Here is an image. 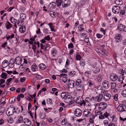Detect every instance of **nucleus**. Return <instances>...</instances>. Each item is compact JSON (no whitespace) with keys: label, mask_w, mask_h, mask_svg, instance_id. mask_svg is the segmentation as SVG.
<instances>
[{"label":"nucleus","mask_w":126,"mask_h":126,"mask_svg":"<svg viewBox=\"0 0 126 126\" xmlns=\"http://www.w3.org/2000/svg\"><path fill=\"white\" fill-rule=\"evenodd\" d=\"M96 49V50H95L97 52L100 57H103L107 56L108 57H110V54L108 53L107 50L104 48L101 49L100 52L98 49Z\"/></svg>","instance_id":"nucleus-1"},{"label":"nucleus","mask_w":126,"mask_h":126,"mask_svg":"<svg viewBox=\"0 0 126 126\" xmlns=\"http://www.w3.org/2000/svg\"><path fill=\"white\" fill-rule=\"evenodd\" d=\"M76 87L77 90L78 92H82L83 88V86L82 84L81 80L78 79L76 81Z\"/></svg>","instance_id":"nucleus-2"},{"label":"nucleus","mask_w":126,"mask_h":126,"mask_svg":"<svg viewBox=\"0 0 126 126\" xmlns=\"http://www.w3.org/2000/svg\"><path fill=\"white\" fill-rule=\"evenodd\" d=\"M11 107V106H10V107L7 109L6 111V114L8 116H11L13 115L15 112V107H13V106L12 107Z\"/></svg>","instance_id":"nucleus-3"},{"label":"nucleus","mask_w":126,"mask_h":126,"mask_svg":"<svg viewBox=\"0 0 126 126\" xmlns=\"http://www.w3.org/2000/svg\"><path fill=\"white\" fill-rule=\"evenodd\" d=\"M103 97V96L102 94H99L95 97H92L91 98V100H94L95 102H99L101 101Z\"/></svg>","instance_id":"nucleus-4"},{"label":"nucleus","mask_w":126,"mask_h":126,"mask_svg":"<svg viewBox=\"0 0 126 126\" xmlns=\"http://www.w3.org/2000/svg\"><path fill=\"white\" fill-rule=\"evenodd\" d=\"M91 100V98L89 97H86L85 99V100H83L82 103L84 104V106L88 107V108H91V104L89 102L88 100Z\"/></svg>","instance_id":"nucleus-5"},{"label":"nucleus","mask_w":126,"mask_h":126,"mask_svg":"<svg viewBox=\"0 0 126 126\" xmlns=\"http://www.w3.org/2000/svg\"><path fill=\"white\" fill-rule=\"evenodd\" d=\"M98 109L99 110H102L107 107V104L104 102L100 103L99 104Z\"/></svg>","instance_id":"nucleus-6"},{"label":"nucleus","mask_w":126,"mask_h":126,"mask_svg":"<svg viewBox=\"0 0 126 126\" xmlns=\"http://www.w3.org/2000/svg\"><path fill=\"white\" fill-rule=\"evenodd\" d=\"M88 109L85 110L83 112V114L85 117H90L91 115L90 111H91V108H89Z\"/></svg>","instance_id":"nucleus-7"},{"label":"nucleus","mask_w":126,"mask_h":126,"mask_svg":"<svg viewBox=\"0 0 126 126\" xmlns=\"http://www.w3.org/2000/svg\"><path fill=\"white\" fill-rule=\"evenodd\" d=\"M117 110L118 112H123L126 110V107L123 104L119 105L117 108Z\"/></svg>","instance_id":"nucleus-8"},{"label":"nucleus","mask_w":126,"mask_h":126,"mask_svg":"<svg viewBox=\"0 0 126 126\" xmlns=\"http://www.w3.org/2000/svg\"><path fill=\"white\" fill-rule=\"evenodd\" d=\"M122 37L121 34H117L115 35V42L116 43H119L122 40Z\"/></svg>","instance_id":"nucleus-9"},{"label":"nucleus","mask_w":126,"mask_h":126,"mask_svg":"<svg viewBox=\"0 0 126 126\" xmlns=\"http://www.w3.org/2000/svg\"><path fill=\"white\" fill-rule=\"evenodd\" d=\"M120 7L117 5L114 6L112 9L113 12L115 14H118L119 12Z\"/></svg>","instance_id":"nucleus-10"},{"label":"nucleus","mask_w":126,"mask_h":126,"mask_svg":"<svg viewBox=\"0 0 126 126\" xmlns=\"http://www.w3.org/2000/svg\"><path fill=\"white\" fill-rule=\"evenodd\" d=\"M74 114L76 116L80 117L82 114V111L80 109H77L74 111Z\"/></svg>","instance_id":"nucleus-11"},{"label":"nucleus","mask_w":126,"mask_h":126,"mask_svg":"<svg viewBox=\"0 0 126 126\" xmlns=\"http://www.w3.org/2000/svg\"><path fill=\"white\" fill-rule=\"evenodd\" d=\"M68 85L71 88L74 87L75 86L76 82L72 80H70L69 79L68 80Z\"/></svg>","instance_id":"nucleus-12"},{"label":"nucleus","mask_w":126,"mask_h":126,"mask_svg":"<svg viewBox=\"0 0 126 126\" xmlns=\"http://www.w3.org/2000/svg\"><path fill=\"white\" fill-rule=\"evenodd\" d=\"M118 76L115 74L112 73L110 76V79L113 81H115L118 78Z\"/></svg>","instance_id":"nucleus-13"},{"label":"nucleus","mask_w":126,"mask_h":126,"mask_svg":"<svg viewBox=\"0 0 126 126\" xmlns=\"http://www.w3.org/2000/svg\"><path fill=\"white\" fill-rule=\"evenodd\" d=\"M102 85L104 88L106 89H107L110 86V83L108 81L104 80L102 83Z\"/></svg>","instance_id":"nucleus-14"},{"label":"nucleus","mask_w":126,"mask_h":126,"mask_svg":"<svg viewBox=\"0 0 126 126\" xmlns=\"http://www.w3.org/2000/svg\"><path fill=\"white\" fill-rule=\"evenodd\" d=\"M70 0H65L62 3V6L63 7H65L69 6L70 4Z\"/></svg>","instance_id":"nucleus-15"},{"label":"nucleus","mask_w":126,"mask_h":126,"mask_svg":"<svg viewBox=\"0 0 126 126\" xmlns=\"http://www.w3.org/2000/svg\"><path fill=\"white\" fill-rule=\"evenodd\" d=\"M61 78L63 77L62 80L64 83H66L68 80V78L67 76V75L65 74H62L59 76Z\"/></svg>","instance_id":"nucleus-16"},{"label":"nucleus","mask_w":126,"mask_h":126,"mask_svg":"<svg viewBox=\"0 0 126 126\" xmlns=\"http://www.w3.org/2000/svg\"><path fill=\"white\" fill-rule=\"evenodd\" d=\"M22 58L19 57H16L15 59L16 64L19 65L21 63L22 61Z\"/></svg>","instance_id":"nucleus-17"},{"label":"nucleus","mask_w":126,"mask_h":126,"mask_svg":"<svg viewBox=\"0 0 126 126\" xmlns=\"http://www.w3.org/2000/svg\"><path fill=\"white\" fill-rule=\"evenodd\" d=\"M87 84L89 88H95V84L94 82L89 80L87 82Z\"/></svg>","instance_id":"nucleus-18"},{"label":"nucleus","mask_w":126,"mask_h":126,"mask_svg":"<svg viewBox=\"0 0 126 126\" xmlns=\"http://www.w3.org/2000/svg\"><path fill=\"white\" fill-rule=\"evenodd\" d=\"M24 123L27 126H29L31 124V122L27 118L25 119L24 120Z\"/></svg>","instance_id":"nucleus-19"},{"label":"nucleus","mask_w":126,"mask_h":126,"mask_svg":"<svg viewBox=\"0 0 126 126\" xmlns=\"http://www.w3.org/2000/svg\"><path fill=\"white\" fill-rule=\"evenodd\" d=\"M59 13L57 12H55L53 11H50L49 13V15L53 17H55L58 15Z\"/></svg>","instance_id":"nucleus-20"},{"label":"nucleus","mask_w":126,"mask_h":126,"mask_svg":"<svg viewBox=\"0 0 126 126\" xmlns=\"http://www.w3.org/2000/svg\"><path fill=\"white\" fill-rule=\"evenodd\" d=\"M111 97V95L109 94H107L104 95V100L105 101H108Z\"/></svg>","instance_id":"nucleus-21"},{"label":"nucleus","mask_w":126,"mask_h":126,"mask_svg":"<svg viewBox=\"0 0 126 126\" xmlns=\"http://www.w3.org/2000/svg\"><path fill=\"white\" fill-rule=\"evenodd\" d=\"M56 5V4L55 2H52L50 3L48 7L50 9H52L55 7Z\"/></svg>","instance_id":"nucleus-22"},{"label":"nucleus","mask_w":126,"mask_h":126,"mask_svg":"<svg viewBox=\"0 0 126 126\" xmlns=\"http://www.w3.org/2000/svg\"><path fill=\"white\" fill-rule=\"evenodd\" d=\"M124 25L122 24H120L119 26L117 27V30L119 31L122 32L124 31Z\"/></svg>","instance_id":"nucleus-23"},{"label":"nucleus","mask_w":126,"mask_h":126,"mask_svg":"<svg viewBox=\"0 0 126 126\" xmlns=\"http://www.w3.org/2000/svg\"><path fill=\"white\" fill-rule=\"evenodd\" d=\"M38 67L36 64H33L31 67V69L32 71H36L38 70Z\"/></svg>","instance_id":"nucleus-24"},{"label":"nucleus","mask_w":126,"mask_h":126,"mask_svg":"<svg viewBox=\"0 0 126 126\" xmlns=\"http://www.w3.org/2000/svg\"><path fill=\"white\" fill-rule=\"evenodd\" d=\"M92 71L94 73L96 74L98 73L99 72L100 70L99 68L98 67H94Z\"/></svg>","instance_id":"nucleus-25"},{"label":"nucleus","mask_w":126,"mask_h":126,"mask_svg":"<svg viewBox=\"0 0 126 126\" xmlns=\"http://www.w3.org/2000/svg\"><path fill=\"white\" fill-rule=\"evenodd\" d=\"M82 99L80 98H77L76 99L75 102L78 104H80V105H82L83 104L82 103Z\"/></svg>","instance_id":"nucleus-26"},{"label":"nucleus","mask_w":126,"mask_h":126,"mask_svg":"<svg viewBox=\"0 0 126 126\" xmlns=\"http://www.w3.org/2000/svg\"><path fill=\"white\" fill-rule=\"evenodd\" d=\"M68 94V92H65L64 93H62L61 94V97L62 98L66 99V96Z\"/></svg>","instance_id":"nucleus-27"},{"label":"nucleus","mask_w":126,"mask_h":126,"mask_svg":"<svg viewBox=\"0 0 126 126\" xmlns=\"http://www.w3.org/2000/svg\"><path fill=\"white\" fill-rule=\"evenodd\" d=\"M12 59H11L10 61L9 62V63H8V66L10 68H12L14 66V61L13 60L12 62H11V60Z\"/></svg>","instance_id":"nucleus-28"},{"label":"nucleus","mask_w":126,"mask_h":126,"mask_svg":"<svg viewBox=\"0 0 126 126\" xmlns=\"http://www.w3.org/2000/svg\"><path fill=\"white\" fill-rule=\"evenodd\" d=\"M110 57H106L107 59V60L108 65H111L112 64H113V62L112 61V59L111 58H110Z\"/></svg>","instance_id":"nucleus-29"},{"label":"nucleus","mask_w":126,"mask_h":126,"mask_svg":"<svg viewBox=\"0 0 126 126\" xmlns=\"http://www.w3.org/2000/svg\"><path fill=\"white\" fill-rule=\"evenodd\" d=\"M6 28L7 29H9L11 28L12 27V25L8 21H7L5 24Z\"/></svg>","instance_id":"nucleus-30"},{"label":"nucleus","mask_w":126,"mask_h":126,"mask_svg":"<svg viewBox=\"0 0 126 126\" xmlns=\"http://www.w3.org/2000/svg\"><path fill=\"white\" fill-rule=\"evenodd\" d=\"M67 95H67L66 96V99L64 100L67 103L68 102V101H70V100H71L70 98L71 97V95L70 94H69L68 93V94H67Z\"/></svg>","instance_id":"nucleus-31"},{"label":"nucleus","mask_w":126,"mask_h":126,"mask_svg":"<svg viewBox=\"0 0 126 126\" xmlns=\"http://www.w3.org/2000/svg\"><path fill=\"white\" fill-rule=\"evenodd\" d=\"M39 68L41 70H43L46 68V66L43 63L40 64L38 66Z\"/></svg>","instance_id":"nucleus-32"},{"label":"nucleus","mask_w":126,"mask_h":126,"mask_svg":"<svg viewBox=\"0 0 126 126\" xmlns=\"http://www.w3.org/2000/svg\"><path fill=\"white\" fill-rule=\"evenodd\" d=\"M20 17L21 19L23 21L26 19V15L23 13H21L20 15Z\"/></svg>","instance_id":"nucleus-33"},{"label":"nucleus","mask_w":126,"mask_h":126,"mask_svg":"<svg viewBox=\"0 0 126 126\" xmlns=\"http://www.w3.org/2000/svg\"><path fill=\"white\" fill-rule=\"evenodd\" d=\"M123 1L122 0H116L115 3L118 5H121L123 4Z\"/></svg>","instance_id":"nucleus-34"},{"label":"nucleus","mask_w":126,"mask_h":126,"mask_svg":"<svg viewBox=\"0 0 126 126\" xmlns=\"http://www.w3.org/2000/svg\"><path fill=\"white\" fill-rule=\"evenodd\" d=\"M10 20L11 23H15L17 21V20L14 17H10Z\"/></svg>","instance_id":"nucleus-35"},{"label":"nucleus","mask_w":126,"mask_h":126,"mask_svg":"<svg viewBox=\"0 0 126 126\" xmlns=\"http://www.w3.org/2000/svg\"><path fill=\"white\" fill-rule=\"evenodd\" d=\"M39 115L40 118L41 119H44L45 117L46 116L45 114V113H43L42 112H40V114H39Z\"/></svg>","instance_id":"nucleus-36"},{"label":"nucleus","mask_w":126,"mask_h":126,"mask_svg":"<svg viewBox=\"0 0 126 126\" xmlns=\"http://www.w3.org/2000/svg\"><path fill=\"white\" fill-rule=\"evenodd\" d=\"M76 72L74 71H71L68 73V75L71 77L74 76L76 75Z\"/></svg>","instance_id":"nucleus-37"},{"label":"nucleus","mask_w":126,"mask_h":126,"mask_svg":"<svg viewBox=\"0 0 126 126\" xmlns=\"http://www.w3.org/2000/svg\"><path fill=\"white\" fill-rule=\"evenodd\" d=\"M7 74L6 73L3 72L1 75V78L4 79H6L7 78Z\"/></svg>","instance_id":"nucleus-38"},{"label":"nucleus","mask_w":126,"mask_h":126,"mask_svg":"<svg viewBox=\"0 0 126 126\" xmlns=\"http://www.w3.org/2000/svg\"><path fill=\"white\" fill-rule=\"evenodd\" d=\"M23 120L22 116H20L19 118L18 119L17 122L19 123H22L23 122Z\"/></svg>","instance_id":"nucleus-39"},{"label":"nucleus","mask_w":126,"mask_h":126,"mask_svg":"<svg viewBox=\"0 0 126 126\" xmlns=\"http://www.w3.org/2000/svg\"><path fill=\"white\" fill-rule=\"evenodd\" d=\"M110 86L112 89H114L116 87V84L114 82L111 83H110Z\"/></svg>","instance_id":"nucleus-40"},{"label":"nucleus","mask_w":126,"mask_h":126,"mask_svg":"<svg viewBox=\"0 0 126 126\" xmlns=\"http://www.w3.org/2000/svg\"><path fill=\"white\" fill-rule=\"evenodd\" d=\"M78 28L80 31H82L84 30V28L83 27V25H79L78 27Z\"/></svg>","instance_id":"nucleus-41"},{"label":"nucleus","mask_w":126,"mask_h":126,"mask_svg":"<svg viewBox=\"0 0 126 126\" xmlns=\"http://www.w3.org/2000/svg\"><path fill=\"white\" fill-rule=\"evenodd\" d=\"M24 27L22 26L20 27L19 29V31L21 33H23L25 32V28H24Z\"/></svg>","instance_id":"nucleus-42"},{"label":"nucleus","mask_w":126,"mask_h":126,"mask_svg":"<svg viewBox=\"0 0 126 126\" xmlns=\"http://www.w3.org/2000/svg\"><path fill=\"white\" fill-rule=\"evenodd\" d=\"M56 2L58 6H59L61 5L62 1V0H56Z\"/></svg>","instance_id":"nucleus-43"},{"label":"nucleus","mask_w":126,"mask_h":126,"mask_svg":"<svg viewBox=\"0 0 126 126\" xmlns=\"http://www.w3.org/2000/svg\"><path fill=\"white\" fill-rule=\"evenodd\" d=\"M81 58V56L80 55L77 54L76 57V59L77 60L80 61Z\"/></svg>","instance_id":"nucleus-44"},{"label":"nucleus","mask_w":126,"mask_h":126,"mask_svg":"<svg viewBox=\"0 0 126 126\" xmlns=\"http://www.w3.org/2000/svg\"><path fill=\"white\" fill-rule=\"evenodd\" d=\"M5 108L4 107H2L0 108V115H1L4 112Z\"/></svg>","instance_id":"nucleus-45"},{"label":"nucleus","mask_w":126,"mask_h":126,"mask_svg":"<svg viewBox=\"0 0 126 126\" xmlns=\"http://www.w3.org/2000/svg\"><path fill=\"white\" fill-rule=\"evenodd\" d=\"M102 76L100 75H98L97 77V81L98 82H100L102 80V79L101 78Z\"/></svg>","instance_id":"nucleus-46"},{"label":"nucleus","mask_w":126,"mask_h":126,"mask_svg":"<svg viewBox=\"0 0 126 126\" xmlns=\"http://www.w3.org/2000/svg\"><path fill=\"white\" fill-rule=\"evenodd\" d=\"M68 47L69 48L72 49L74 48V46L73 44L70 42L68 45Z\"/></svg>","instance_id":"nucleus-47"},{"label":"nucleus","mask_w":126,"mask_h":126,"mask_svg":"<svg viewBox=\"0 0 126 126\" xmlns=\"http://www.w3.org/2000/svg\"><path fill=\"white\" fill-rule=\"evenodd\" d=\"M15 100V98L14 97L10 98L9 100V101L11 103H13Z\"/></svg>","instance_id":"nucleus-48"},{"label":"nucleus","mask_w":126,"mask_h":126,"mask_svg":"<svg viewBox=\"0 0 126 126\" xmlns=\"http://www.w3.org/2000/svg\"><path fill=\"white\" fill-rule=\"evenodd\" d=\"M33 75H37L36 77L37 78V79L39 80L41 79L42 78V77L41 76L38 74V73L33 74Z\"/></svg>","instance_id":"nucleus-49"},{"label":"nucleus","mask_w":126,"mask_h":126,"mask_svg":"<svg viewBox=\"0 0 126 126\" xmlns=\"http://www.w3.org/2000/svg\"><path fill=\"white\" fill-rule=\"evenodd\" d=\"M6 99L5 97H2L1 99V103L3 104H5L6 103V102L5 101Z\"/></svg>","instance_id":"nucleus-50"},{"label":"nucleus","mask_w":126,"mask_h":126,"mask_svg":"<svg viewBox=\"0 0 126 126\" xmlns=\"http://www.w3.org/2000/svg\"><path fill=\"white\" fill-rule=\"evenodd\" d=\"M80 36L81 37H83L84 38H86L87 36V34L85 32L81 33L80 35Z\"/></svg>","instance_id":"nucleus-51"},{"label":"nucleus","mask_w":126,"mask_h":126,"mask_svg":"<svg viewBox=\"0 0 126 126\" xmlns=\"http://www.w3.org/2000/svg\"><path fill=\"white\" fill-rule=\"evenodd\" d=\"M91 71L90 70V71H85V74L87 76H90L91 75V73H90L89 72H90Z\"/></svg>","instance_id":"nucleus-52"},{"label":"nucleus","mask_w":126,"mask_h":126,"mask_svg":"<svg viewBox=\"0 0 126 126\" xmlns=\"http://www.w3.org/2000/svg\"><path fill=\"white\" fill-rule=\"evenodd\" d=\"M122 94L124 97H126V89L123 91L122 92Z\"/></svg>","instance_id":"nucleus-53"},{"label":"nucleus","mask_w":126,"mask_h":126,"mask_svg":"<svg viewBox=\"0 0 126 126\" xmlns=\"http://www.w3.org/2000/svg\"><path fill=\"white\" fill-rule=\"evenodd\" d=\"M100 111V110L98 111V110H96L95 111V114L96 115L102 114V112H101Z\"/></svg>","instance_id":"nucleus-54"},{"label":"nucleus","mask_w":126,"mask_h":126,"mask_svg":"<svg viewBox=\"0 0 126 126\" xmlns=\"http://www.w3.org/2000/svg\"><path fill=\"white\" fill-rule=\"evenodd\" d=\"M85 62L84 61V60H82L81 61L80 63V65L81 66H84L85 65Z\"/></svg>","instance_id":"nucleus-55"},{"label":"nucleus","mask_w":126,"mask_h":126,"mask_svg":"<svg viewBox=\"0 0 126 126\" xmlns=\"http://www.w3.org/2000/svg\"><path fill=\"white\" fill-rule=\"evenodd\" d=\"M96 36L99 39L101 38L102 36H103V35H101L100 34L98 33L96 34Z\"/></svg>","instance_id":"nucleus-56"},{"label":"nucleus","mask_w":126,"mask_h":126,"mask_svg":"<svg viewBox=\"0 0 126 126\" xmlns=\"http://www.w3.org/2000/svg\"><path fill=\"white\" fill-rule=\"evenodd\" d=\"M23 20H18V21H17V25H19V24L20 25L21 24L22 25V23L23 22Z\"/></svg>","instance_id":"nucleus-57"},{"label":"nucleus","mask_w":126,"mask_h":126,"mask_svg":"<svg viewBox=\"0 0 126 126\" xmlns=\"http://www.w3.org/2000/svg\"><path fill=\"white\" fill-rule=\"evenodd\" d=\"M7 120V121H8V122L10 124H11L12 123L13 121V118H10L9 119V120Z\"/></svg>","instance_id":"nucleus-58"},{"label":"nucleus","mask_w":126,"mask_h":126,"mask_svg":"<svg viewBox=\"0 0 126 126\" xmlns=\"http://www.w3.org/2000/svg\"><path fill=\"white\" fill-rule=\"evenodd\" d=\"M44 39L47 40L49 41L50 40V37L49 35H47L45 37Z\"/></svg>","instance_id":"nucleus-59"},{"label":"nucleus","mask_w":126,"mask_h":126,"mask_svg":"<svg viewBox=\"0 0 126 126\" xmlns=\"http://www.w3.org/2000/svg\"><path fill=\"white\" fill-rule=\"evenodd\" d=\"M7 44V42L4 43L1 45V47L4 48H5V47L6 46Z\"/></svg>","instance_id":"nucleus-60"},{"label":"nucleus","mask_w":126,"mask_h":126,"mask_svg":"<svg viewBox=\"0 0 126 126\" xmlns=\"http://www.w3.org/2000/svg\"><path fill=\"white\" fill-rule=\"evenodd\" d=\"M118 94H116L114 96L113 99L114 100L116 101L118 100Z\"/></svg>","instance_id":"nucleus-61"},{"label":"nucleus","mask_w":126,"mask_h":126,"mask_svg":"<svg viewBox=\"0 0 126 126\" xmlns=\"http://www.w3.org/2000/svg\"><path fill=\"white\" fill-rule=\"evenodd\" d=\"M100 31L103 33V34L105 35V32L106 31V30H105L103 28H101L100 29Z\"/></svg>","instance_id":"nucleus-62"},{"label":"nucleus","mask_w":126,"mask_h":126,"mask_svg":"<svg viewBox=\"0 0 126 126\" xmlns=\"http://www.w3.org/2000/svg\"><path fill=\"white\" fill-rule=\"evenodd\" d=\"M96 75L94 74L91 75L90 76V78L91 79H94L96 77Z\"/></svg>","instance_id":"nucleus-63"},{"label":"nucleus","mask_w":126,"mask_h":126,"mask_svg":"<svg viewBox=\"0 0 126 126\" xmlns=\"http://www.w3.org/2000/svg\"><path fill=\"white\" fill-rule=\"evenodd\" d=\"M43 32L44 33H48V30L47 28L44 29L43 30Z\"/></svg>","instance_id":"nucleus-64"}]
</instances>
